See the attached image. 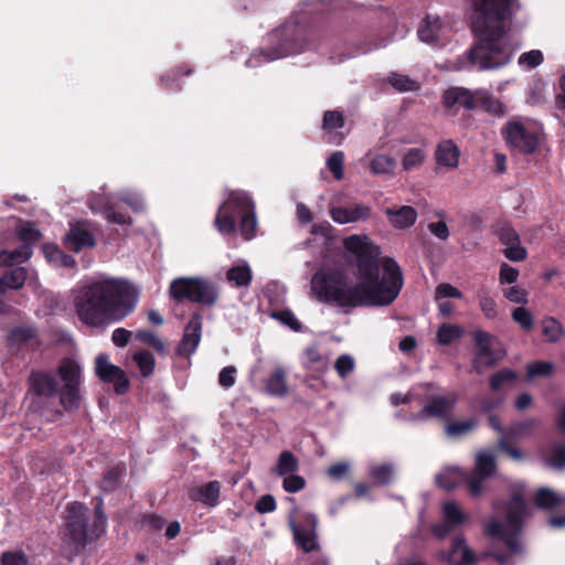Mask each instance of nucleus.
<instances>
[{
  "instance_id": "obj_62",
  "label": "nucleus",
  "mask_w": 565,
  "mask_h": 565,
  "mask_svg": "<svg viewBox=\"0 0 565 565\" xmlns=\"http://www.w3.org/2000/svg\"><path fill=\"white\" fill-rule=\"evenodd\" d=\"M306 488V480L299 475L291 473L282 480V489L288 493H297Z\"/></svg>"
},
{
  "instance_id": "obj_33",
  "label": "nucleus",
  "mask_w": 565,
  "mask_h": 565,
  "mask_svg": "<svg viewBox=\"0 0 565 565\" xmlns=\"http://www.w3.org/2000/svg\"><path fill=\"white\" fill-rule=\"evenodd\" d=\"M542 334L550 343L559 341L565 331L563 324L554 317H545L542 320Z\"/></svg>"
},
{
  "instance_id": "obj_38",
  "label": "nucleus",
  "mask_w": 565,
  "mask_h": 565,
  "mask_svg": "<svg viewBox=\"0 0 565 565\" xmlns=\"http://www.w3.org/2000/svg\"><path fill=\"white\" fill-rule=\"evenodd\" d=\"M395 168V159L387 154H376L370 162V170L373 174H393Z\"/></svg>"
},
{
  "instance_id": "obj_21",
  "label": "nucleus",
  "mask_w": 565,
  "mask_h": 565,
  "mask_svg": "<svg viewBox=\"0 0 565 565\" xmlns=\"http://www.w3.org/2000/svg\"><path fill=\"white\" fill-rule=\"evenodd\" d=\"M526 512L525 500L520 492H513L508 507L505 527L508 531L520 532L523 525V516Z\"/></svg>"
},
{
  "instance_id": "obj_56",
  "label": "nucleus",
  "mask_w": 565,
  "mask_h": 565,
  "mask_svg": "<svg viewBox=\"0 0 565 565\" xmlns=\"http://www.w3.org/2000/svg\"><path fill=\"white\" fill-rule=\"evenodd\" d=\"M512 319L523 329L530 331L534 326V319L531 311L524 307H518L512 311Z\"/></svg>"
},
{
  "instance_id": "obj_24",
  "label": "nucleus",
  "mask_w": 565,
  "mask_h": 565,
  "mask_svg": "<svg viewBox=\"0 0 565 565\" xmlns=\"http://www.w3.org/2000/svg\"><path fill=\"white\" fill-rule=\"evenodd\" d=\"M388 222L396 228H408L417 220V212L413 206L403 205L397 210L387 207L385 210Z\"/></svg>"
},
{
  "instance_id": "obj_35",
  "label": "nucleus",
  "mask_w": 565,
  "mask_h": 565,
  "mask_svg": "<svg viewBox=\"0 0 565 565\" xmlns=\"http://www.w3.org/2000/svg\"><path fill=\"white\" fill-rule=\"evenodd\" d=\"M478 426L476 418L450 422L446 425V434L449 437L459 438L473 431Z\"/></svg>"
},
{
  "instance_id": "obj_1",
  "label": "nucleus",
  "mask_w": 565,
  "mask_h": 565,
  "mask_svg": "<svg viewBox=\"0 0 565 565\" xmlns=\"http://www.w3.org/2000/svg\"><path fill=\"white\" fill-rule=\"evenodd\" d=\"M342 244L358 282L348 288L347 277L339 270L316 273L311 287L317 299L342 308L391 305L403 287L399 265L391 257H381L380 247L366 235L347 236Z\"/></svg>"
},
{
  "instance_id": "obj_53",
  "label": "nucleus",
  "mask_w": 565,
  "mask_h": 565,
  "mask_svg": "<svg viewBox=\"0 0 565 565\" xmlns=\"http://www.w3.org/2000/svg\"><path fill=\"white\" fill-rule=\"evenodd\" d=\"M344 125L343 115L338 110H328L324 113L322 127L327 134H332Z\"/></svg>"
},
{
  "instance_id": "obj_12",
  "label": "nucleus",
  "mask_w": 565,
  "mask_h": 565,
  "mask_svg": "<svg viewBox=\"0 0 565 565\" xmlns=\"http://www.w3.org/2000/svg\"><path fill=\"white\" fill-rule=\"evenodd\" d=\"M63 244L71 252L81 253L86 248H94L96 246V237L87 222H75L70 224Z\"/></svg>"
},
{
  "instance_id": "obj_5",
  "label": "nucleus",
  "mask_w": 565,
  "mask_h": 565,
  "mask_svg": "<svg viewBox=\"0 0 565 565\" xmlns=\"http://www.w3.org/2000/svg\"><path fill=\"white\" fill-rule=\"evenodd\" d=\"M87 508L81 502H72L66 507L64 523V542L71 545L75 555L85 550L93 537L92 524H88Z\"/></svg>"
},
{
  "instance_id": "obj_54",
  "label": "nucleus",
  "mask_w": 565,
  "mask_h": 565,
  "mask_svg": "<svg viewBox=\"0 0 565 565\" xmlns=\"http://www.w3.org/2000/svg\"><path fill=\"white\" fill-rule=\"evenodd\" d=\"M462 479L467 481L469 494L476 498L481 494L487 477L472 471L469 473L462 472Z\"/></svg>"
},
{
  "instance_id": "obj_15",
  "label": "nucleus",
  "mask_w": 565,
  "mask_h": 565,
  "mask_svg": "<svg viewBox=\"0 0 565 565\" xmlns=\"http://www.w3.org/2000/svg\"><path fill=\"white\" fill-rule=\"evenodd\" d=\"M444 106H473L481 102L483 106H492L490 96L486 90H479L476 94L465 87L448 88L443 96Z\"/></svg>"
},
{
  "instance_id": "obj_50",
  "label": "nucleus",
  "mask_w": 565,
  "mask_h": 565,
  "mask_svg": "<svg viewBox=\"0 0 565 565\" xmlns=\"http://www.w3.org/2000/svg\"><path fill=\"white\" fill-rule=\"evenodd\" d=\"M459 478H462V471L456 468L437 475L436 483L439 488L450 491L457 487Z\"/></svg>"
},
{
  "instance_id": "obj_59",
  "label": "nucleus",
  "mask_w": 565,
  "mask_h": 565,
  "mask_svg": "<svg viewBox=\"0 0 565 565\" xmlns=\"http://www.w3.org/2000/svg\"><path fill=\"white\" fill-rule=\"evenodd\" d=\"M516 379L514 371L509 369H502L491 375L489 384L491 390L498 391L501 386L508 382H512Z\"/></svg>"
},
{
  "instance_id": "obj_6",
  "label": "nucleus",
  "mask_w": 565,
  "mask_h": 565,
  "mask_svg": "<svg viewBox=\"0 0 565 565\" xmlns=\"http://www.w3.org/2000/svg\"><path fill=\"white\" fill-rule=\"evenodd\" d=\"M57 375L63 382L62 386H58L57 392L60 405L67 413L77 411L82 404L81 365L75 360L65 358L57 367Z\"/></svg>"
},
{
  "instance_id": "obj_11",
  "label": "nucleus",
  "mask_w": 565,
  "mask_h": 565,
  "mask_svg": "<svg viewBox=\"0 0 565 565\" xmlns=\"http://www.w3.org/2000/svg\"><path fill=\"white\" fill-rule=\"evenodd\" d=\"M289 525L296 544L305 553H310L319 548V544L317 542L318 518L315 514H303L299 523L290 520Z\"/></svg>"
},
{
  "instance_id": "obj_47",
  "label": "nucleus",
  "mask_w": 565,
  "mask_h": 565,
  "mask_svg": "<svg viewBox=\"0 0 565 565\" xmlns=\"http://www.w3.org/2000/svg\"><path fill=\"white\" fill-rule=\"evenodd\" d=\"M544 62L543 52L540 50H531L522 53L518 58V65L525 71L533 70Z\"/></svg>"
},
{
  "instance_id": "obj_48",
  "label": "nucleus",
  "mask_w": 565,
  "mask_h": 565,
  "mask_svg": "<svg viewBox=\"0 0 565 565\" xmlns=\"http://www.w3.org/2000/svg\"><path fill=\"white\" fill-rule=\"evenodd\" d=\"M537 424L539 423L535 418L516 422L510 427L507 435L511 438L530 436L534 431Z\"/></svg>"
},
{
  "instance_id": "obj_9",
  "label": "nucleus",
  "mask_w": 565,
  "mask_h": 565,
  "mask_svg": "<svg viewBox=\"0 0 565 565\" xmlns=\"http://www.w3.org/2000/svg\"><path fill=\"white\" fill-rule=\"evenodd\" d=\"M95 374L107 384L114 385L117 395H124L129 391L130 382L125 371L109 362V356L100 353L95 359Z\"/></svg>"
},
{
  "instance_id": "obj_46",
  "label": "nucleus",
  "mask_w": 565,
  "mask_h": 565,
  "mask_svg": "<svg viewBox=\"0 0 565 565\" xmlns=\"http://www.w3.org/2000/svg\"><path fill=\"white\" fill-rule=\"evenodd\" d=\"M462 334V330L459 326L444 323L437 331V341L443 345H448L455 340L459 339Z\"/></svg>"
},
{
  "instance_id": "obj_30",
  "label": "nucleus",
  "mask_w": 565,
  "mask_h": 565,
  "mask_svg": "<svg viewBox=\"0 0 565 565\" xmlns=\"http://www.w3.org/2000/svg\"><path fill=\"white\" fill-rule=\"evenodd\" d=\"M299 469V461L290 450L280 452L274 471L279 477L295 473Z\"/></svg>"
},
{
  "instance_id": "obj_14",
  "label": "nucleus",
  "mask_w": 565,
  "mask_h": 565,
  "mask_svg": "<svg viewBox=\"0 0 565 565\" xmlns=\"http://www.w3.org/2000/svg\"><path fill=\"white\" fill-rule=\"evenodd\" d=\"M534 503L539 509L553 510L556 508L565 509V498L557 494L550 488H539L534 493ZM552 527L565 526V513L562 515H553L548 519Z\"/></svg>"
},
{
  "instance_id": "obj_31",
  "label": "nucleus",
  "mask_w": 565,
  "mask_h": 565,
  "mask_svg": "<svg viewBox=\"0 0 565 565\" xmlns=\"http://www.w3.org/2000/svg\"><path fill=\"white\" fill-rule=\"evenodd\" d=\"M32 256V249L26 245H21L12 250L0 252V266L7 267L12 266L15 263L26 262Z\"/></svg>"
},
{
  "instance_id": "obj_60",
  "label": "nucleus",
  "mask_w": 565,
  "mask_h": 565,
  "mask_svg": "<svg viewBox=\"0 0 565 565\" xmlns=\"http://www.w3.org/2000/svg\"><path fill=\"white\" fill-rule=\"evenodd\" d=\"M354 359L349 354H341L334 363V369L341 379L348 377L354 371Z\"/></svg>"
},
{
  "instance_id": "obj_37",
  "label": "nucleus",
  "mask_w": 565,
  "mask_h": 565,
  "mask_svg": "<svg viewBox=\"0 0 565 565\" xmlns=\"http://www.w3.org/2000/svg\"><path fill=\"white\" fill-rule=\"evenodd\" d=\"M291 53H296V51H292V50H288V49H285V47H280V49H276L274 50L273 52H259V53H254L247 61H246V66L248 67H256L260 64L262 61H265V62H271V61H275L277 58H281V57H285Z\"/></svg>"
},
{
  "instance_id": "obj_43",
  "label": "nucleus",
  "mask_w": 565,
  "mask_h": 565,
  "mask_svg": "<svg viewBox=\"0 0 565 565\" xmlns=\"http://www.w3.org/2000/svg\"><path fill=\"white\" fill-rule=\"evenodd\" d=\"M497 470L495 459L489 452H480L476 458L473 471L487 478L491 477Z\"/></svg>"
},
{
  "instance_id": "obj_19",
  "label": "nucleus",
  "mask_w": 565,
  "mask_h": 565,
  "mask_svg": "<svg viewBox=\"0 0 565 565\" xmlns=\"http://www.w3.org/2000/svg\"><path fill=\"white\" fill-rule=\"evenodd\" d=\"M330 215L339 224L365 221L371 216V207L363 204L338 206L330 210Z\"/></svg>"
},
{
  "instance_id": "obj_10",
  "label": "nucleus",
  "mask_w": 565,
  "mask_h": 565,
  "mask_svg": "<svg viewBox=\"0 0 565 565\" xmlns=\"http://www.w3.org/2000/svg\"><path fill=\"white\" fill-rule=\"evenodd\" d=\"M493 335L486 331L475 333L476 354L472 361L473 370L481 374L484 370L495 366L503 354L492 348Z\"/></svg>"
},
{
  "instance_id": "obj_8",
  "label": "nucleus",
  "mask_w": 565,
  "mask_h": 565,
  "mask_svg": "<svg viewBox=\"0 0 565 565\" xmlns=\"http://www.w3.org/2000/svg\"><path fill=\"white\" fill-rule=\"evenodd\" d=\"M227 206H234L233 209H237V216L241 218V234L245 239H252L256 234L257 227L253 200L245 192L232 191L227 198Z\"/></svg>"
},
{
  "instance_id": "obj_42",
  "label": "nucleus",
  "mask_w": 565,
  "mask_h": 565,
  "mask_svg": "<svg viewBox=\"0 0 565 565\" xmlns=\"http://www.w3.org/2000/svg\"><path fill=\"white\" fill-rule=\"evenodd\" d=\"M544 463L556 470L565 469V445L555 444L544 457Z\"/></svg>"
},
{
  "instance_id": "obj_18",
  "label": "nucleus",
  "mask_w": 565,
  "mask_h": 565,
  "mask_svg": "<svg viewBox=\"0 0 565 565\" xmlns=\"http://www.w3.org/2000/svg\"><path fill=\"white\" fill-rule=\"evenodd\" d=\"M221 483L217 480L209 481L202 486L192 487L188 497L193 502H200L206 507H216L220 502Z\"/></svg>"
},
{
  "instance_id": "obj_26",
  "label": "nucleus",
  "mask_w": 565,
  "mask_h": 565,
  "mask_svg": "<svg viewBox=\"0 0 565 565\" xmlns=\"http://www.w3.org/2000/svg\"><path fill=\"white\" fill-rule=\"evenodd\" d=\"M267 394L284 397L288 394L287 373L281 366H277L265 382Z\"/></svg>"
},
{
  "instance_id": "obj_61",
  "label": "nucleus",
  "mask_w": 565,
  "mask_h": 565,
  "mask_svg": "<svg viewBox=\"0 0 565 565\" xmlns=\"http://www.w3.org/2000/svg\"><path fill=\"white\" fill-rule=\"evenodd\" d=\"M553 372V364L545 361H535L533 363L527 364L526 373L529 379H534L537 376H548Z\"/></svg>"
},
{
  "instance_id": "obj_20",
  "label": "nucleus",
  "mask_w": 565,
  "mask_h": 565,
  "mask_svg": "<svg viewBox=\"0 0 565 565\" xmlns=\"http://www.w3.org/2000/svg\"><path fill=\"white\" fill-rule=\"evenodd\" d=\"M519 533L520 532L508 531L504 523L499 520L490 521L484 527V534L488 537L503 542L511 553H518L520 551Z\"/></svg>"
},
{
  "instance_id": "obj_52",
  "label": "nucleus",
  "mask_w": 565,
  "mask_h": 565,
  "mask_svg": "<svg viewBox=\"0 0 565 565\" xmlns=\"http://www.w3.org/2000/svg\"><path fill=\"white\" fill-rule=\"evenodd\" d=\"M102 214L107 222L118 225H131L132 218L129 214L120 211H116L113 205H105L102 210Z\"/></svg>"
},
{
  "instance_id": "obj_41",
  "label": "nucleus",
  "mask_w": 565,
  "mask_h": 565,
  "mask_svg": "<svg viewBox=\"0 0 565 565\" xmlns=\"http://www.w3.org/2000/svg\"><path fill=\"white\" fill-rule=\"evenodd\" d=\"M132 360L136 362L140 374L143 377L151 375L154 371L156 361L151 352L141 350L132 355Z\"/></svg>"
},
{
  "instance_id": "obj_29",
  "label": "nucleus",
  "mask_w": 565,
  "mask_h": 565,
  "mask_svg": "<svg viewBox=\"0 0 565 565\" xmlns=\"http://www.w3.org/2000/svg\"><path fill=\"white\" fill-rule=\"evenodd\" d=\"M125 473H126L125 463H118V465L111 467L110 469H108L104 473L103 479L99 483L100 490L105 493L115 491L118 488L120 480L125 476Z\"/></svg>"
},
{
  "instance_id": "obj_58",
  "label": "nucleus",
  "mask_w": 565,
  "mask_h": 565,
  "mask_svg": "<svg viewBox=\"0 0 565 565\" xmlns=\"http://www.w3.org/2000/svg\"><path fill=\"white\" fill-rule=\"evenodd\" d=\"M343 164L344 153L342 151H335L327 159V167L335 180L343 179Z\"/></svg>"
},
{
  "instance_id": "obj_44",
  "label": "nucleus",
  "mask_w": 565,
  "mask_h": 565,
  "mask_svg": "<svg viewBox=\"0 0 565 565\" xmlns=\"http://www.w3.org/2000/svg\"><path fill=\"white\" fill-rule=\"evenodd\" d=\"M95 514L94 520L92 522V534L93 537H100L105 533L107 516L103 509V499H95Z\"/></svg>"
},
{
  "instance_id": "obj_63",
  "label": "nucleus",
  "mask_w": 565,
  "mask_h": 565,
  "mask_svg": "<svg viewBox=\"0 0 565 565\" xmlns=\"http://www.w3.org/2000/svg\"><path fill=\"white\" fill-rule=\"evenodd\" d=\"M504 257L511 262H523L527 257V250L520 243L507 245L502 250Z\"/></svg>"
},
{
  "instance_id": "obj_13",
  "label": "nucleus",
  "mask_w": 565,
  "mask_h": 565,
  "mask_svg": "<svg viewBox=\"0 0 565 565\" xmlns=\"http://www.w3.org/2000/svg\"><path fill=\"white\" fill-rule=\"evenodd\" d=\"M202 327L201 313H192L184 328L182 339L177 347V354L179 356L188 358L196 351L202 338Z\"/></svg>"
},
{
  "instance_id": "obj_23",
  "label": "nucleus",
  "mask_w": 565,
  "mask_h": 565,
  "mask_svg": "<svg viewBox=\"0 0 565 565\" xmlns=\"http://www.w3.org/2000/svg\"><path fill=\"white\" fill-rule=\"evenodd\" d=\"M227 206V199L218 207L214 226L222 235H231L236 231L237 209Z\"/></svg>"
},
{
  "instance_id": "obj_32",
  "label": "nucleus",
  "mask_w": 565,
  "mask_h": 565,
  "mask_svg": "<svg viewBox=\"0 0 565 565\" xmlns=\"http://www.w3.org/2000/svg\"><path fill=\"white\" fill-rule=\"evenodd\" d=\"M476 296L484 317L488 319H495L498 317V307L494 298L490 295L489 289L486 286H481L478 288Z\"/></svg>"
},
{
  "instance_id": "obj_39",
  "label": "nucleus",
  "mask_w": 565,
  "mask_h": 565,
  "mask_svg": "<svg viewBox=\"0 0 565 565\" xmlns=\"http://www.w3.org/2000/svg\"><path fill=\"white\" fill-rule=\"evenodd\" d=\"M444 521L454 527L463 523L467 519L460 507L455 501H447L443 505Z\"/></svg>"
},
{
  "instance_id": "obj_28",
  "label": "nucleus",
  "mask_w": 565,
  "mask_h": 565,
  "mask_svg": "<svg viewBox=\"0 0 565 565\" xmlns=\"http://www.w3.org/2000/svg\"><path fill=\"white\" fill-rule=\"evenodd\" d=\"M28 273L23 267H14L7 270L0 278V294L4 295L9 289H21L26 280Z\"/></svg>"
},
{
  "instance_id": "obj_40",
  "label": "nucleus",
  "mask_w": 565,
  "mask_h": 565,
  "mask_svg": "<svg viewBox=\"0 0 565 565\" xmlns=\"http://www.w3.org/2000/svg\"><path fill=\"white\" fill-rule=\"evenodd\" d=\"M387 81L394 89L401 93L419 89V83L405 74L392 73Z\"/></svg>"
},
{
  "instance_id": "obj_51",
  "label": "nucleus",
  "mask_w": 565,
  "mask_h": 565,
  "mask_svg": "<svg viewBox=\"0 0 565 565\" xmlns=\"http://www.w3.org/2000/svg\"><path fill=\"white\" fill-rule=\"evenodd\" d=\"M136 339L138 341L151 347L153 350H156L160 354L166 352L164 342L150 330H138L136 332Z\"/></svg>"
},
{
  "instance_id": "obj_45",
  "label": "nucleus",
  "mask_w": 565,
  "mask_h": 565,
  "mask_svg": "<svg viewBox=\"0 0 565 565\" xmlns=\"http://www.w3.org/2000/svg\"><path fill=\"white\" fill-rule=\"evenodd\" d=\"M495 235L503 245L520 243V235L508 222L498 223L494 230Z\"/></svg>"
},
{
  "instance_id": "obj_22",
  "label": "nucleus",
  "mask_w": 565,
  "mask_h": 565,
  "mask_svg": "<svg viewBox=\"0 0 565 565\" xmlns=\"http://www.w3.org/2000/svg\"><path fill=\"white\" fill-rule=\"evenodd\" d=\"M446 30L439 17L427 14L418 29V36L423 42L435 43L444 38Z\"/></svg>"
},
{
  "instance_id": "obj_64",
  "label": "nucleus",
  "mask_w": 565,
  "mask_h": 565,
  "mask_svg": "<svg viewBox=\"0 0 565 565\" xmlns=\"http://www.w3.org/2000/svg\"><path fill=\"white\" fill-rule=\"evenodd\" d=\"M547 85L546 83L537 78L533 81L531 87H530V99L529 103L532 104H540L544 102V96L546 93Z\"/></svg>"
},
{
  "instance_id": "obj_7",
  "label": "nucleus",
  "mask_w": 565,
  "mask_h": 565,
  "mask_svg": "<svg viewBox=\"0 0 565 565\" xmlns=\"http://www.w3.org/2000/svg\"><path fill=\"white\" fill-rule=\"evenodd\" d=\"M507 143L524 154L536 151L541 135L536 129H531L519 121H509L502 129Z\"/></svg>"
},
{
  "instance_id": "obj_27",
  "label": "nucleus",
  "mask_w": 565,
  "mask_h": 565,
  "mask_svg": "<svg viewBox=\"0 0 565 565\" xmlns=\"http://www.w3.org/2000/svg\"><path fill=\"white\" fill-rule=\"evenodd\" d=\"M460 150L452 140H444L436 149V161L439 166L456 168L459 162Z\"/></svg>"
},
{
  "instance_id": "obj_16",
  "label": "nucleus",
  "mask_w": 565,
  "mask_h": 565,
  "mask_svg": "<svg viewBox=\"0 0 565 565\" xmlns=\"http://www.w3.org/2000/svg\"><path fill=\"white\" fill-rule=\"evenodd\" d=\"M30 388L38 397L57 396L58 382L52 371H33L29 377Z\"/></svg>"
},
{
  "instance_id": "obj_34",
  "label": "nucleus",
  "mask_w": 565,
  "mask_h": 565,
  "mask_svg": "<svg viewBox=\"0 0 565 565\" xmlns=\"http://www.w3.org/2000/svg\"><path fill=\"white\" fill-rule=\"evenodd\" d=\"M38 331L31 326L14 327L8 333V340L15 345H24L35 339Z\"/></svg>"
},
{
  "instance_id": "obj_17",
  "label": "nucleus",
  "mask_w": 565,
  "mask_h": 565,
  "mask_svg": "<svg viewBox=\"0 0 565 565\" xmlns=\"http://www.w3.org/2000/svg\"><path fill=\"white\" fill-rule=\"evenodd\" d=\"M449 565H475L478 557L475 552L467 545L462 535H457L451 541V546L447 555Z\"/></svg>"
},
{
  "instance_id": "obj_3",
  "label": "nucleus",
  "mask_w": 565,
  "mask_h": 565,
  "mask_svg": "<svg viewBox=\"0 0 565 565\" xmlns=\"http://www.w3.org/2000/svg\"><path fill=\"white\" fill-rule=\"evenodd\" d=\"M469 1L487 19H495V24L493 26L487 25L478 42L469 50V62L480 71L508 64L513 53L520 47V43L514 41L503 29L502 21L510 13L516 0Z\"/></svg>"
},
{
  "instance_id": "obj_36",
  "label": "nucleus",
  "mask_w": 565,
  "mask_h": 565,
  "mask_svg": "<svg viewBox=\"0 0 565 565\" xmlns=\"http://www.w3.org/2000/svg\"><path fill=\"white\" fill-rule=\"evenodd\" d=\"M252 278L248 265L233 266L226 271V279L236 287H247L252 282Z\"/></svg>"
},
{
  "instance_id": "obj_2",
  "label": "nucleus",
  "mask_w": 565,
  "mask_h": 565,
  "mask_svg": "<svg viewBox=\"0 0 565 565\" xmlns=\"http://www.w3.org/2000/svg\"><path fill=\"white\" fill-rule=\"evenodd\" d=\"M138 296V289L128 280L108 278L81 286L73 303L84 324L99 328L128 317L137 306Z\"/></svg>"
},
{
  "instance_id": "obj_49",
  "label": "nucleus",
  "mask_w": 565,
  "mask_h": 565,
  "mask_svg": "<svg viewBox=\"0 0 565 565\" xmlns=\"http://www.w3.org/2000/svg\"><path fill=\"white\" fill-rule=\"evenodd\" d=\"M271 318L278 320L281 324L287 326L295 332L302 330L301 322L296 318L290 309L275 310L270 315Z\"/></svg>"
},
{
  "instance_id": "obj_4",
  "label": "nucleus",
  "mask_w": 565,
  "mask_h": 565,
  "mask_svg": "<svg viewBox=\"0 0 565 565\" xmlns=\"http://www.w3.org/2000/svg\"><path fill=\"white\" fill-rule=\"evenodd\" d=\"M169 292L177 302L189 300L211 307L218 299L215 284L201 277H179L171 281Z\"/></svg>"
},
{
  "instance_id": "obj_57",
  "label": "nucleus",
  "mask_w": 565,
  "mask_h": 565,
  "mask_svg": "<svg viewBox=\"0 0 565 565\" xmlns=\"http://www.w3.org/2000/svg\"><path fill=\"white\" fill-rule=\"evenodd\" d=\"M425 159V153L419 148H412L409 149L404 158H403V168L404 170H412L414 168H418L423 164Z\"/></svg>"
},
{
  "instance_id": "obj_55",
  "label": "nucleus",
  "mask_w": 565,
  "mask_h": 565,
  "mask_svg": "<svg viewBox=\"0 0 565 565\" xmlns=\"http://www.w3.org/2000/svg\"><path fill=\"white\" fill-rule=\"evenodd\" d=\"M41 232L30 223L23 226L18 233V237L22 245H26L31 249L32 245L41 239Z\"/></svg>"
},
{
  "instance_id": "obj_25",
  "label": "nucleus",
  "mask_w": 565,
  "mask_h": 565,
  "mask_svg": "<svg viewBox=\"0 0 565 565\" xmlns=\"http://www.w3.org/2000/svg\"><path fill=\"white\" fill-rule=\"evenodd\" d=\"M457 403L456 394L436 395L424 406V413L433 417H444Z\"/></svg>"
}]
</instances>
